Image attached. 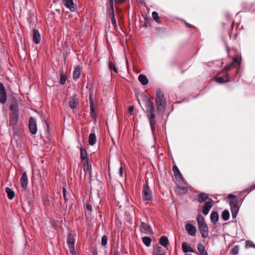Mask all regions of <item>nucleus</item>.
Wrapping results in <instances>:
<instances>
[{"mask_svg": "<svg viewBox=\"0 0 255 255\" xmlns=\"http://www.w3.org/2000/svg\"><path fill=\"white\" fill-rule=\"evenodd\" d=\"M10 109H12V106H10Z\"/></svg>", "mask_w": 255, "mask_h": 255, "instance_id": "obj_56", "label": "nucleus"}, {"mask_svg": "<svg viewBox=\"0 0 255 255\" xmlns=\"http://www.w3.org/2000/svg\"><path fill=\"white\" fill-rule=\"evenodd\" d=\"M210 218L211 222L215 224H216L219 220V215L217 212H213L210 215Z\"/></svg>", "mask_w": 255, "mask_h": 255, "instance_id": "obj_24", "label": "nucleus"}, {"mask_svg": "<svg viewBox=\"0 0 255 255\" xmlns=\"http://www.w3.org/2000/svg\"><path fill=\"white\" fill-rule=\"evenodd\" d=\"M208 198V195L205 193H201L197 196V199L199 203H203Z\"/></svg>", "mask_w": 255, "mask_h": 255, "instance_id": "obj_19", "label": "nucleus"}, {"mask_svg": "<svg viewBox=\"0 0 255 255\" xmlns=\"http://www.w3.org/2000/svg\"><path fill=\"white\" fill-rule=\"evenodd\" d=\"M145 107L146 109L145 112L149 120L152 134H154L155 132V125L156 122L155 114V110L153 102L149 98H146Z\"/></svg>", "mask_w": 255, "mask_h": 255, "instance_id": "obj_1", "label": "nucleus"}, {"mask_svg": "<svg viewBox=\"0 0 255 255\" xmlns=\"http://www.w3.org/2000/svg\"><path fill=\"white\" fill-rule=\"evenodd\" d=\"M46 125H47V127L48 128V127H49V126L48 125V124H47V123H46Z\"/></svg>", "mask_w": 255, "mask_h": 255, "instance_id": "obj_55", "label": "nucleus"}, {"mask_svg": "<svg viewBox=\"0 0 255 255\" xmlns=\"http://www.w3.org/2000/svg\"><path fill=\"white\" fill-rule=\"evenodd\" d=\"M143 200L146 201H151L152 199V192L150 189L148 184L146 182L143 185L142 191Z\"/></svg>", "mask_w": 255, "mask_h": 255, "instance_id": "obj_3", "label": "nucleus"}, {"mask_svg": "<svg viewBox=\"0 0 255 255\" xmlns=\"http://www.w3.org/2000/svg\"><path fill=\"white\" fill-rule=\"evenodd\" d=\"M125 0H115V2L118 3H121L124 1Z\"/></svg>", "mask_w": 255, "mask_h": 255, "instance_id": "obj_49", "label": "nucleus"}, {"mask_svg": "<svg viewBox=\"0 0 255 255\" xmlns=\"http://www.w3.org/2000/svg\"><path fill=\"white\" fill-rule=\"evenodd\" d=\"M7 100L6 92L3 84L0 82V103L4 104Z\"/></svg>", "mask_w": 255, "mask_h": 255, "instance_id": "obj_7", "label": "nucleus"}, {"mask_svg": "<svg viewBox=\"0 0 255 255\" xmlns=\"http://www.w3.org/2000/svg\"><path fill=\"white\" fill-rule=\"evenodd\" d=\"M134 110V107L133 106H130L128 108V112L130 113V114L131 115L133 113Z\"/></svg>", "mask_w": 255, "mask_h": 255, "instance_id": "obj_46", "label": "nucleus"}, {"mask_svg": "<svg viewBox=\"0 0 255 255\" xmlns=\"http://www.w3.org/2000/svg\"><path fill=\"white\" fill-rule=\"evenodd\" d=\"M182 250L185 253H187L188 252L197 253L196 251L185 242L182 244Z\"/></svg>", "mask_w": 255, "mask_h": 255, "instance_id": "obj_17", "label": "nucleus"}, {"mask_svg": "<svg viewBox=\"0 0 255 255\" xmlns=\"http://www.w3.org/2000/svg\"><path fill=\"white\" fill-rule=\"evenodd\" d=\"M110 8L109 10V15L111 19L112 23L115 29L118 28L116 19L115 16L113 0H110Z\"/></svg>", "mask_w": 255, "mask_h": 255, "instance_id": "obj_5", "label": "nucleus"}, {"mask_svg": "<svg viewBox=\"0 0 255 255\" xmlns=\"http://www.w3.org/2000/svg\"><path fill=\"white\" fill-rule=\"evenodd\" d=\"M69 106L71 109H74L76 108V100L74 98H72L70 99Z\"/></svg>", "mask_w": 255, "mask_h": 255, "instance_id": "obj_37", "label": "nucleus"}, {"mask_svg": "<svg viewBox=\"0 0 255 255\" xmlns=\"http://www.w3.org/2000/svg\"><path fill=\"white\" fill-rule=\"evenodd\" d=\"M67 243L70 253L74 255L76 254L75 250V240L72 234H69L67 238Z\"/></svg>", "mask_w": 255, "mask_h": 255, "instance_id": "obj_4", "label": "nucleus"}, {"mask_svg": "<svg viewBox=\"0 0 255 255\" xmlns=\"http://www.w3.org/2000/svg\"><path fill=\"white\" fill-rule=\"evenodd\" d=\"M96 255H97V254H96Z\"/></svg>", "mask_w": 255, "mask_h": 255, "instance_id": "obj_57", "label": "nucleus"}, {"mask_svg": "<svg viewBox=\"0 0 255 255\" xmlns=\"http://www.w3.org/2000/svg\"><path fill=\"white\" fill-rule=\"evenodd\" d=\"M232 215L233 218H236L239 212V207L231 208Z\"/></svg>", "mask_w": 255, "mask_h": 255, "instance_id": "obj_34", "label": "nucleus"}, {"mask_svg": "<svg viewBox=\"0 0 255 255\" xmlns=\"http://www.w3.org/2000/svg\"><path fill=\"white\" fill-rule=\"evenodd\" d=\"M246 246L247 247H252V248H255V244H254L251 241H247L246 242Z\"/></svg>", "mask_w": 255, "mask_h": 255, "instance_id": "obj_42", "label": "nucleus"}, {"mask_svg": "<svg viewBox=\"0 0 255 255\" xmlns=\"http://www.w3.org/2000/svg\"><path fill=\"white\" fill-rule=\"evenodd\" d=\"M216 81L219 83L227 82L230 81V78L228 74H226L224 77H218L216 79Z\"/></svg>", "mask_w": 255, "mask_h": 255, "instance_id": "obj_26", "label": "nucleus"}, {"mask_svg": "<svg viewBox=\"0 0 255 255\" xmlns=\"http://www.w3.org/2000/svg\"><path fill=\"white\" fill-rule=\"evenodd\" d=\"M175 192L178 195L185 194L188 192V189L186 187L177 186Z\"/></svg>", "mask_w": 255, "mask_h": 255, "instance_id": "obj_18", "label": "nucleus"}, {"mask_svg": "<svg viewBox=\"0 0 255 255\" xmlns=\"http://www.w3.org/2000/svg\"><path fill=\"white\" fill-rule=\"evenodd\" d=\"M152 18L155 20V21L157 23L160 22V18L158 16V14L156 11H153L152 13Z\"/></svg>", "mask_w": 255, "mask_h": 255, "instance_id": "obj_38", "label": "nucleus"}, {"mask_svg": "<svg viewBox=\"0 0 255 255\" xmlns=\"http://www.w3.org/2000/svg\"><path fill=\"white\" fill-rule=\"evenodd\" d=\"M20 182L22 188L24 190H26L28 184V177L25 172H24L22 173L20 178Z\"/></svg>", "mask_w": 255, "mask_h": 255, "instance_id": "obj_14", "label": "nucleus"}, {"mask_svg": "<svg viewBox=\"0 0 255 255\" xmlns=\"http://www.w3.org/2000/svg\"><path fill=\"white\" fill-rule=\"evenodd\" d=\"M238 58L235 57L233 59V61L232 62H234V64L235 63L238 62Z\"/></svg>", "mask_w": 255, "mask_h": 255, "instance_id": "obj_50", "label": "nucleus"}, {"mask_svg": "<svg viewBox=\"0 0 255 255\" xmlns=\"http://www.w3.org/2000/svg\"><path fill=\"white\" fill-rule=\"evenodd\" d=\"M113 255H120L119 252L118 250H114Z\"/></svg>", "mask_w": 255, "mask_h": 255, "instance_id": "obj_48", "label": "nucleus"}, {"mask_svg": "<svg viewBox=\"0 0 255 255\" xmlns=\"http://www.w3.org/2000/svg\"><path fill=\"white\" fill-rule=\"evenodd\" d=\"M142 241L143 243V244L146 246V247H149L151 242V239L149 237H144L142 238Z\"/></svg>", "mask_w": 255, "mask_h": 255, "instance_id": "obj_30", "label": "nucleus"}, {"mask_svg": "<svg viewBox=\"0 0 255 255\" xmlns=\"http://www.w3.org/2000/svg\"><path fill=\"white\" fill-rule=\"evenodd\" d=\"M18 112L17 111H14L10 116V119L14 122V124H16L18 120Z\"/></svg>", "mask_w": 255, "mask_h": 255, "instance_id": "obj_31", "label": "nucleus"}, {"mask_svg": "<svg viewBox=\"0 0 255 255\" xmlns=\"http://www.w3.org/2000/svg\"><path fill=\"white\" fill-rule=\"evenodd\" d=\"M173 173H174V175L176 179H183L182 176L179 169L176 165L173 166Z\"/></svg>", "mask_w": 255, "mask_h": 255, "instance_id": "obj_20", "label": "nucleus"}, {"mask_svg": "<svg viewBox=\"0 0 255 255\" xmlns=\"http://www.w3.org/2000/svg\"><path fill=\"white\" fill-rule=\"evenodd\" d=\"M89 103L90 106V113L92 118H94L96 117V113L93 100V93L92 91H91L89 94Z\"/></svg>", "mask_w": 255, "mask_h": 255, "instance_id": "obj_12", "label": "nucleus"}, {"mask_svg": "<svg viewBox=\"0 0 255 255\" xmlns=\"http://www.w3.org/2000/svg\"><path fill=\"white\" fill-rule=\"evenodd\" d=\"M229 196L230 197H232V198H235V199H237L236 196L235 195H233V194H229Z\"/></svg>", "mask_w": 255, "mask_h": 255, "instance_id": "obj_51", "label": "nucleus"}, {"mask_svg": "<svg viewBox=\"0 0 255 255\" xmlns=\"http://www.w3.org/2000/svg\"><path fill=\"white\" fill-rule=\"evenodd\" d=\"M159 243L164 247H166L168 244V239L166 236H162L159 239Z\"/></svg>", "mask_w": 255, "mask_h": 255, "instance_id": "obj_28", "label": "nucleus"}, {"mask_svg": "<svg viewBox=\"0 0 255 255\" xmlns=\"http://www.w3.org/2000/svg\"><path fill=\"white\" fill-rule=\"evenodd\" d=\"M230 205L231 208L239 207V202L237 199L233 200L230 202Z\"/></svg>", "mask_w": 255, "mask_h": 255, "instance_id": "obj_36", "label": "nucleus"}, {"mask_svg": "<svg viewBox=\"0 0 255 255\" xmlns=\"http://www.w3.org/2000/svg\"><path fill=\"white\" fill-rule=\"evenodd\" d=\"M33 40L35 44H39L41 41V36L37 29H33L32 30Z\"/></svg>", "mask_w": 255, "mask_h": 255, "instance_id": "obj_15", "label": "nucleus"}, {"mask_svg": "<svg viewBox=\"0 0 255 255\" xmlns=\"http://www.w3.org/2000/svg\"><path fill=\"white\" fill-rule=\"evenodd\" d=\"M80 156L81 158L83 161L84 166H85V164H88V159L87 157V153L86 150L83 148L81 147L80 149Z\"/></svg>", "mask_w": 255, "mask_h": 255, "instance_id": "obj_16", "label": "nucleus"}, {"mask_svg": "<svg viewBox=\"0 0 255 255\" xmlns=\"http://www.w3.org/2000/svg\"><path fill=\"white\" fill-rule=\"evenodd\" d=\"M185 255H191V254H187V253H186V254H185Z\"/></svg>", "mask_w": 255, "mask_h": 255, "instance_id": "obj_54", "label": "nucleus"}, {"mask_svg": "<svg viewBox=\"0 0 255 255\" xmlns=\"http://www.w3.org/2000/svg\"><path fill=\"white\" fill-rule=\"evenodd\" d=\"M198 226L201 236L203 238H206L209 235V230L207 224L200 225Z\"/></svg>", "mask_w": 255, "mask_h": 255, "instance_id": "obj_10", "label": "nucleus"}, {"mask_svg": "<svg viewBox=\"0 0 255 255\" xmlns=\"http://www.w3.org/2000/svg\"><path fill=\"white\" fill-rule=\"evenodd\" d=\"M28 127L31 134H35L37 130V123L35 118L31 117L28 122Z\"/></svg>", "mask_w": 255, "mask_h": 255, "instance_id": "obj_6", "label": "nucleus"}, {"mask_svg": "<svg viewBox=\"0 0 255 255\" xmlns=\"http://www.w3.org/2000/svg\"><path fill=\"white\" fill-rule=\"evenodd\" d=\"M185 229L190 236H195L196 235V228L192 224L187 223L185 225Z\"/></svg>", "mask_w": 255, "mask_h": 255, "instance_id": "obj_13", "label": "nucleus"}, {"mask_svg": "<svg viewBox=\"0 0 255 255\" xmlns=\"http://www.w3.org/2000/svg\"><path fill=\"white\" fill-rule=\"evenodd\" d=\"M5 192L7 194V197L9 199L11 200L14 198L15 196L14 192L13 190H12L10 188L8 187L5 188Z\"/></svg>", "mask_w": 255, "mask_h": 255, "instance_id": "obj_27", "label": "nucleus"}, {"mask_svg": "<svg viewBox=\"0 0 255 255\" xmlns=\"http://www.w3.org/2000/svg\"><path fill=\"white\" fill-rule=\"evenodd\" d=\"M67 77L64 74L63 72H61L60 73V83L61 85L65 84L66 81Z\"/></svg>", "mask_w": 255, "mask_h": 255, "instance_id": "obj_35", "label": "nucleus"}, {"mask_svg": "<svg viewBox=\"0 0 255 255\" xmlns=\"http://www.w3.org/2000/svg\"><path fill=\"white\" fill-rule=\"evenodd\" d=\"M139 81L142 85H146L148 83V80L146 76L143 74H140L138 77Z\"/></svg>", "mask_w": 255, "mask_h": 255, "instance_id": "obj_23", "label": "nucleus"}, {"mask_svg": "<svg viewBox=\"0 0 255 255\" xmlns=\"http://www.w3.org/2000/svg\"><path fill=\"white\" fill-rule=\"evenodd\" d=\"M82 70L81 67L78 66H76L74 72H73V78L74 79H78L80 78Z\"/></svg>", "mask_w": 255, "mask_h": 255, "instance_id": "obj_22", "label": "nucleus"}, {"mask_svg": "<svg viewBox=\"0 0 255 255\" xmlns=\"http://www.w3.org/2000/svg\"><path fill=\"white\" fill-rule=\"evenodd\" d=\"M232 251L234 255H237L238 253L239 252V248L238 246H235L233 248Z\"/></svg>", "mask_w": 255, "mask_h": 255, "instance_id": "obj_43", "label": "nucleus"}, {"mask_svg": "<svg viewBox=\"0 0 255 255\" xmlns=\"http://www.w3.org/2000/svg\"><path fill=\"white\" fill-rule=\"evenodd\" d=\"M63 198L65 201V203L66 204L68 201V199L67 198V190L65 187H63Z\"/></svg>", "mask_w": 255, "mask_h": 255, "instance_id": "obj_41", "label": "nucleus"}, {"mask_svg": "<svg viewBox=\"0 0 255 255\" xmlns=\"http://www.w3.org/2000/svg\"><path fill=\"white\" fill-rule=\"evenodd\" d=\"M213 200L210 198L208 201L204 203V205L202 208V213L205 215L208 214L210 209L213 206Z\"/></svg>", "mask_w": 255, "mask_h": 255, "instance_id": "obj_8", "label": "nucleus"}, {"mask_svg": "<svg viewBox=\"0 0 255 255\" xmlns=\"http://www.w3.org/2000/svg\"><path fill=\"white\" fill-rule=\"evenodd\" d=\"M186 24L188 25V26L191 27V26L190 25V24L189 23H186Z\"/></svg>", "mask_w": 255, "mask_h": 255, "instance_id": "obj_53", "label": "nucleus"}, {"mask_svg": "<svg viewBox=\"0 0 255 255\" xmlns=\"http://www.w3.org/2000/svg\"><path fill=\"white\" fill-rule=\"evenodd\" d=\"M197 250L199 252L200 255H208L205 247L201 243L198 244Z\"/></svg>", "mask_w": 255, "mask_h": 255, "instance_id": "obj_21", "label": "nucleus"}, {"mask_svg": "<svg viewBox=\"0 0 255 255\" xmlns=\"http://www.w3.org/2000/svg\"><path fill=\"white\" fill-rule=\"evenodd\" d=\"M86 209L87 211L91 212L92 210V206L89 203H87L86 205Z\"/></svg>", "mask_w": 255, "mask_h": 255, "instance_id": "obj_45", "label": "nucleus"}, {"mask_svg": "<svg viewBox=\"0 0 255 255\" xmlns=\"http://www.w3.org/2000/svg\"><path fill=\"white\" fill-rule=\"evenodd\" d=\"M140 231L142 233L147 235L153 233L151 227L143 222H141Z\"/></svg>", "mask_w": 255, "mask_h": 255, "instance_id": "obj_9", "label": "nucleus"}, {"mask_svg": "<svg viewBox=\"0 0 255 255\" xmlns=\"http://www.w3.org/2000/svg\"><path fill=\"white\" fill-rule=\"evenodd\" d=\"M108 237L106 235H104L102 238L101 244L103 246H105L107 244Z\"/></svg>", "mask_w": 255, "mask_h": 255, "instance_id": "obj_40", "label": "nucleus"}, {"mask_svg": "<svg viewBox=\"0 0 255 255\" xmlns=\"http://www.w3.org/2000/svg\"><path fill=\"white\" fill-rule=\"evenodd\" d=\"M62 2L64 5L71 11H76V7L74 4L73 0H62Z\"/></svg>", "mask_w": 255, "mask_h": 255, "instance_id": "obj_11", "label": "nucleus"}, {"mask_svg": "<svg viewBox=\"0 0 255 255\" xmlns=\"http://www.w3.org/2000/svg\"><path fill=\"white\" fill-rule=\"evenodd\" d=\"M109 67L111 70H114V71L116 73H117L118 72V70L116 68L114 63L109 61Z\"/></svg>", "mask_w": 255, "mask_h": 255, "instance_id": "obj_39", "label": "nucleus"}, {"mask_svg": "<svg viewBox=\"0 0 255 255\" xmlns=\"http://www.w3.org/2000/svg\"><path fill=\"white\" fill-rule=\"evenodd\" d=\"M119 174L120 177H122L123 176V167L121 166L120 167L119 169Z\"/></svg>", "mask_w": 255, "mask_h": 255, "instance_id": "obj_47", "label": "nucleus"}, {"mask_svg": "<svg viewBox=\"0 0 255 255\" xmlns=\"http://www.w3.org/2000/svg\"><path fill=\"white\" fill-rule=\"evenodd\" d=\"M155 102L157 110L160 112L162 109H164L166 106V101L163 93L160 91L156 94Z\"/></svg>", "mask_w": 255, "mask_h": 255, "instance_id": "obj_2", "label": "nucleus"}, {"mask_svg": "<svg viewBox=\"0 0 255 255\" xmlns=\"http://www.w3.org/2000/svg\"><path fill=\"white\" fill-rule=\"evenodd\" d=\"M197 223H198V226H199L200 225H201V224L204 225L205 224H206L205 223L204 217L200 214L198 215L197 218Z\"/></svg>", "mask_w": 255, "mask_h": 255, "instance_id": "obj_32", "label": "nucleus"}, {"mask_svg": "<svg viewBox=\"0 0 255 255\" xmlns=\"http://www.w3.org/2000/svg\"><path fill=\"white\" fill-rule=\"evenodd\" d=\"M222 217L224 221H227L230 217V213L228 210H224L222 214Z\"/></svg>", "mask_w": 255, "mask_h": 255, "instance_id": "obj_33", "label": "nucleus"}, {"mask_svg": "<svg viewBox=\"0 0 255 255\" xmlns=\"http://www.w3.org/2000/svg\"><path fill=\"white\" fill-rule=\"evenodd\" d=\"M97 141L96 136L95 133H91L89 136V142L90 145H94Z\"/></svg>", "mask_w": 255, "mask_h": 255, "instance_id": "obj_25", "label": "nucleus"}, {"mask_svg": "<svg viewBox=\"0 0 255 255\" xmlns=\"http://www.w3.org/2000/svg\"><path fill=\"white\" fill-rule=\"evenodd\" d=\"M255 188V185L252 186L251 187V189H250V191H252V190L254 189Z\"/></svg>", "mask_w": 255, "mask_h": 255, "instance_id": "obj_52", "label": "nucleus"}, {"mask_svg": "<svg viewBox=\"0 0 255 255\" xmlns=\"http://www.w3.org/2000/svg\"><path fill=\"white\" fill-rule=\"evenodd\" d=\"M154 255H165V252L162 248L158 247L155 249Z\"/></svg>", "mask_w": 255, "mask_h": 255, "instance_id": "obj_29", "label": "nucleus"}, {"mask_svg": "<svg viewBox=\"0 0 255 255\" xmlns=\"http://www.w3.org/2000/svg\"><path fill=\"white\" fill-rule=\"evenodd\" d=\"M234 66V62H231V63L229 64L228 65H226L224 67L225 70H228Z\"/></svg>", "mask_w": 255, "mask_h": 255, "instance_id": "obj_44", "label": "nucleus"}]
</instances>
